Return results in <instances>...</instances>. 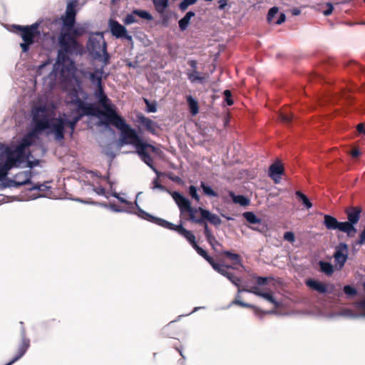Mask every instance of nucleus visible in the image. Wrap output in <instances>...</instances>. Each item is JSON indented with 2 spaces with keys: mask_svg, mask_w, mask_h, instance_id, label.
I'll list each match as a JSON object with an SVG mask.
<instances>
[{
  "mask_svg": "<svg viewBox=\"0 0 365 365\" xmlns=\"http://www.w3.org/2000/svg\"><path fill=\"white\" fill-rule=\"evenodd\" d=\"M327 9L323 11L324 16L330 15L334 9L333 5L331 3L327 4Z\"/></svg>",
  "mask_w": 365,
  "mask_h": 365,
  "instance_id": "obj_54",
  "label": "nucleus"
},
{
  "mask_svg": "<svg viewBox=\"0 0 365 365\" xmlns=\"http://www.w3.org/2000/svg\"><path fill=\"white\" fill-rule=\"evenodd\" d=\"M348 246L345 243H340L336 248L334 254V261L337 269H341L348 258Z\"/></svg>",
  "mask_w": 365,
  "mask_h": 365,
  "instance_id": "obj_14",
  "label": "nucleus"
},
{
  "mask_svg": "<svg viewBox=\"0 0 365 365\" xmlns=\"http://www.w3.org/2000/svg\"><path fill=\"white\" fill-rule=\"evenodd\" d=\"M344 292L349 296H354L356 294V289L350 285H345L344 287Z\"/></svg>",
  "mask_w": 365,
  "mask_h": 365,
  "instance_id": "obj_48",
  "label": "nucleus"
},
{
  "mask_svg": "<svg viewBox=\"0 0 365 365\" xmlns=\"http://www.w3.org/2000/svg\"><path fill=\"white\" fill-rule=\"evenodd\" d=\"M202 225L204 226V234L205 235V237L208 242L210 244V245H213V242L217 243V241L216 240L215 237L212 235L211 231L210 230L207 222L204 221V223H202Z\"/></svg>",
  "mask_w": 365,
  "mask_h": 365,
  "instance_id": "obj_30",
  "label": "nucleus"
},
{
  "mask_svg": "<svg viewBox=\"0 0 365 365\" xmlns=\"http://www.w3.org/2000/svg\"><path fill=\"white\" fill-rule=\"evenodd\" d=\"M31 177L32 173L31 170L22 171L17 173L14 176V179L12 182L15 185L16 187L31 184Z\"/></svg>",
  "mask_w": 365,
  "mask_h": 365,
  "instance_id": "obj_17",
  "label": "nucleus"
},
{
  "mask_svg": "<svg viewBox=\"0 0 365 365\" xmlns=\"http://www.w3.org/2000/svg\"><path fill=\"white\" fill-rule=\"evenodd\" d=\"M189 193L193 199H195L197 201L200 200V197L197 194V187L195 186L190 185L189 187Z\"/></svg>",
  "mask_w": 365,
  "mask_h": 365,
  "instance_id": "obj_47",
  "label": "nucleus"
},
{
  "mask_svg": "<svg viewBox=\"0 0 365 365\" xmlns=\"http://www.w3.org/2000/svg\"><path fill=\"white\" fill-rule=\"evenodd\" d=\"M192 247L195 250L197 254L202 257L206 261L210 262V260H211V257L207 254L206 251L198 246L197 243Z\"/></svg>",
  "mask_w": 365,
  "mask_h": 365,
  "instance_id": "obj_40",
  "label": "nucleus"
},
{
  "mask_svg": "<svg viewBox=\"0 0 365 365\" xmlns=\"http://www.w3.org/2000/svg\"><path fill=\"white\" fill-rule=\"evenodd\" d=\"M136 17H137V16L135 14H134V10H133L130 14H128L125 16L123 22L126 25L136 23V22H138V19H136Z\"/></svg>",
  "mask_w": 365,
  "mask_h": 365,
  "instance_id": "obj_45",
  "label": "nucleus"
},
{
  "mask_svg": "<svg viewBox=\"0 0 365 365\" xmlns=\"http://www.w3.org/2000/svg\"><path fill=\"white\" fill-rule=\"evenodd\" d=\"M172 197L178 205L182 214L187 212L190 215V220L192 222H201L202 220L196 217L195 215V213L197 211L196 207H192L191 206L190 202L188 199L185 197L180 192L175 191L172 193Z\"/></svg>",
  "mask_w": 365,
  "mask_h": 365,
  "instance_id": "obj_6",
  "label": "nucleus"
},
{
  "mask_svg": "<svg viewBox=\"0 0 365 365\" xmlns=\"http://www.w3.org/2000/svg\"><path fill=\"white\" fill-rule=\"evenodd\" d=\"M356 307L364 312L361 314H356L350 309H343L339 312L331 314V317H343L349 319H358L365 317V297L361 301L356 303Z\"/></svg>",
  "mask_w": 365,
  "mask_h": 365,
  "instance_id": "obj_13",
  "label": "nucleus"
},
{
  "mask_svg": "<svg viewBox=\"0 0 365 365\" xmlns=\"http://www.w3.org/2000/svg\"><path fill=\"white\" fill-rule=\"evenodd\" d=\"M107 123L112 124L117 129L121 131V143L123 144H131L136 148V152L140 158L153 170L156 174V177L153 179L150 184L152 190L160 188V171L153 167V159L148 153L150 149L153 151L155 148L151 145L143 143L139 138L135 130L130 128L125 122V120L118 114L108 120Z\"/></svg>",
  "mask_w": 365,
  "mask_h": 365,
  "instance_id": "obj_1",
  "label": "nucleus"
},
{
  "mask_svg": "<svg viewBox=\"0 0 365 365\" xmlns=\"http://www.w3.org/2000/svg\"><path fill=\"white\" fill-rule=\"evenodd\" d=\"M233 304H235V305H239V306H241L242 307H246V308H252L255 311V314L257 316H259V317H262L263 314H273L274 313V311H263L262 309H260L259 308L252 305V304H248V303H246V302H244L242 301H241L240 299H235L232 302L231 304L229 305L228 307H230L231 305H233Z\"/></svg>",
  "mask_w": 365,
  "mask_h": 365,
  "instance_id": "obj_20",
  "label": "nucleus"
},
{
  "mask_svg": "<svg viewBox=\"0 0 365 365\" xmlns=\"http://www.w3.org/2000/svg\"><path fill=\"white\" fill-rule=\"evenodd\" d=\"M356 129L359 133L365 134V128L364 124H359L356 127Z\"/></svg>",
  "mask_w": 365,
  "mask_h": 365,
  "instance_id": "obj_64",
  "label": "nucleus"
},
{
  "mask_svg": "<svg viewBox=\"0 0 365 365\" xmlns=\"http://www.w3.org/2000/svg\"><path fill=\"white\" fill-rule=\"evenodd\" d=\"M364 242H365V225H364V227L363 230L361 231V234L359 235V240L357 242V244L361 245Z\"/></svg>",
  "mask_w": 365,
  "mask_h": 365,
  "instance_id": "obj_55",
  "label": "nucleus"
},
{
  "mask_svg": "<svg viewBox=\"0 0 365 365\" xmlns=\"http://www.w3.org/2000/svg\"><path fill=\"white\" fill-rule=\"evenodd\" d=\"M139 122L148 130H151L153 129V123L150 119L144 116H140Z\"/></svg>",
  "mask_w": 365,
  "mask_h": 365,
  "instance_id": "obj_38",
  "label": "nucleus"
},
{
  "mask_svg": "<svg viewBox=\"0 0 365 365\" xmlns=\"http://www.w3.org/2000/svg\"><path fill=\"white\" fill-rule=\"evenodd\" d=\"M208 262L210 264V265L212 267V268L216 272H217L218 273L221 274V272H222L223 268L225 267L224 265H221V264L215 263L212 258H211V260H210V262Z\"/></svg>",
  "mask_w": 365,
  "mask_h": 365,
  "instance_id": "obj_50",
  "label": "nucleus"
},
{
  "mask_svg": "<svg viewBox=\"0 0 365 365\" xmlns=\"http://www.w3.org/2000/svg\"><path fill=\"white\" fill-rule=\"evenodd\" d=\"M65 27L61 26V31L58 38L59 49L57 54V61L59 63L64 64L69 63V66L66 67L68 73L74 68V63L71 61V56H76L81 54L83 52V46L78 42V38L82 36L86 30L83 27Z\"/></svg>",
  "mask_w": 365,
  "mask_h": 365,
  "instance_id": "obj_2",
  "label": "nucleus"
},
{
  "mask_svg": "<svg viewBox=\"0 0 365 365\" xmlns=\"http://www.w3.org/2000/svg\"><path fill=\"white\" fill-rule=\"evenodd\" d=\"M279 118L282 123L288 125L294 119V115L292 113H287L286 111L281 112L279 113Z\"/></svg>",
  "mask_w": 365,
  "mask_h": 365,
  "instance_id": "obj_33",
  "label": "nucleus"
},
{
  "mask_svg": "<svg viewBox=\"0 0 365 365\" xmlns=\"http://www.w3.org/2000/svg\"><path fill=\"white\" fill-rule=\"evenodd\" d=\"M346 212L348 221L343 222L346 233L348 236H353L357 232L354 225L360 219L361 209L359 207H351L348 208Z\"/></svg>",
  "mask_w": 365,
  "mask_h": 365,
  "instance_id": "obj_8",
  "label": "nucleus"
},
{
  "mask_svg": "<svg viewBox=\"0 0 365 365\" xmlns=\"http://www.w3.org/2000/svg\"><path fill=\"white\" fill-rule=\"evenodd\" d=\"M161 227L176 231L179 235L185 237L192 246L196 243L195 235L190 231L184 228L181 225H175L161 219Z\"/></svg>",
  "mask_w": 365,
  "mask_h": 365,
  "instance_id": "obj_10",
  "label": "nucleus"
},
{
  "mask_svg": "<svg viewBox=\"0 0 365 365\" xmlns=\"http://www.w3.org/2000/svg\"><path fill=\"white\" fill-rule=\"evenodd\" d=\"M186 98L190 113L195 115L199 111L197 101L192 96H187Z\"/></svg>",
  "mask_w": 365,
  "mask_h": 365,
  "instance_id": "obj_29",
  "label": "nucleus"
},
{
  "mask_svg": "<svg viewBox=\"0 0 365 365\" xmlns=\"http://www.w3.org/2000/svg\"><path fill=\"white\" fill-rule=\"evenodd\" d=\"M78 1L74 0L67 4L66 14L61 18L62 26H65V27H72V25L76 24V7Z\"/></svg>",
  "mask_w": 365,
  "mask_h": 365,
  "instance_id": "obj_11",
  "label": "nucleus"
},
{
  "mask_svg": "<svg viewBox=\"0 0 365 365\" xmlns=\"http://www.w3.org/2000/svg\"><path fill=\"white\" fill-rule=\"evenodd\" d=\"M277 13H278V8H277V7L271 8L267 14V21L269 22H271L272 21L273 18L275 16V15Z\"/></svg>",
  "mask_w": 365,
  "mask_h": 365,
  "instance_id": "obj_51",
  "label": "nucleus"
},
{
  "mask_svg": "<svg viewBox=\"0 0 365 365\" xmlns=\"http://www.w3.org/2000/svg\"><path fill=\"white\" fill-rule=\"evenodd\" d=\"M324 225L327 230H339L346 233V230L343 222H339L336 218L325 215L324 216Z\"/></svg>",
  "mask_w": 365,
  "mask_h": 365,
  "instance_id": "obj_16",
  "label": "nucleus"
},
{
  "mask_svg": "<svg viewBox=\"0 0 365 365\" xmlns=\"http://www.w3.org/2000/svg\"><path fill=\"white\" fill-rule=\"evenodd\" d=\"M94 96L104 109V110H102L97 107V111H94V116L104 117L108 121L118 114L115 106L111 104V101L105 93L103 86L97 88L94 92Z\"/></svg>",
  "mask_w": 365,
  "mask_h": 365,
  "instance_id": "obj_5",
  "label": "nucleus"
},
{
  "mask_svg": "<svg viewBox=\"0 0 365 365\" xmlns=\"http://www.w3.org/2000/svg\"><path fill=\"white\" fill-rule=\"evenodd\" d=\"M285 19H286L285 14L282 13V14H280L278 20L277 21L276 24L279 25V24H282L283 22H284Z\"/></svg>",
  "mask_w": 365,
  "mask_h": 365,
  "instance_id": "obj_62",
  "label": "nucleus"
},
{
  "mask_svg": "<svg viewBox=\"0 0 365 365\" xmlns=\"http://www.w3.org/2000/svg\"><path fill=\"white\" fill-rule=\"evenodd\" d=\"M227 279H229L235 287L240 288V282L241 279L236 277L233 273L230 272L228 276L226 277Z\"/></svg>",
  "mask_w": 365,
  "mask_h": 365,
  "instance_id": "obj_44",
  "label": "nucleus"
},
{
  "mask_svg": "<svg viewBox=\"0 0 365 365\" xmlns=\"http://www.w3.org/2000/svg\"><path fill=\"white\" fill-rule=\"evenodd\" d=\"M83 117L82 115L75 114L74 116L71 120H66V125H67L71 130V134L72 135L75 130L76 126L78 121L81 120Z\"/></svg>",
  "mask_w": 365,
  "mask_h": 365,
  "instance_id": "obj_28",
  "label": "nucleus"
},
{
  "mask_svg": "<svg viewBox=\"0 0 365 365\" xmlns=\"http://www.w3.org/2000/svg\"><path fill=\"white\" fill-rule=\"evenodd\" d=\"M197 0H182L181 1V3L179 5V8L182 10V11H185L187 9V8L190 6V5H192L194 4H195L197 2Z\"/></svg>",
  "mask_w": 365,
  "mask_h": 365,
  "instance_id": "obj_46",
  "label": "nucleus"
},
{
  "mask_svg": "<svg viewBox=\"0 0 365 365\" xmlns=\"http://www.w3.org/2000/svg\"><path fill=\"white\" fill-rule=\"evenodd\" d=\"M4 161L0 164V181L8 175V172L14 168L20 167L21 164L4 150Z\"/></svg>",
  "mask_w": 365,
  "mask_h": 365,
  "instance_id": "obj_12",
  "label": "nucleus"
},
{
  "mask_svg": "<svg viewBox=\"0 0 365 365\" xmlns=\"http://www.w3.org/2000/svg\"><path fill=\"white\" fill-rule=\"evenodd\" d=\"M103 62L104 66H107L110 63V55L107 52L106 43L103 41L102 43Z\"/></svg>",
  "mask_w": 365,
  "mask_h": 365,
  "instance_id": "obj_41",
  "label": "nucleus"
},
{
  "mask_svg": "<svg viewBox=\"0 0 365 365\" xmlns=\"http://www.w3.org/2000/svg\"><path fill=\"white\" fill-rule=\"evenodd\" d=\"M242 292L252 293V294H254L255 295L258 296V297H260V294L262 292H261L259 290V287H257V286L252 287H251L250 289L245 288V287H244V288H239L238 294L240 293V292Z\"/></svg>",
  "mask_w": 365,
  "mask_h": 365,
  "instance_id": "obj_39",
  "label": "nucleus"
},
{
  "mask_svg": "<svg viewBox=\"0 0 365 365\" xmlns=\"http://www.w3.org/2000/svg\"><path fill=\"white\" fill-rule=\"evenodd\" d=\"M231 196L235 203H237L242 206H247L250 203L249 200L243 195H235L233 193H231Z\"/></svg>",
  "mask_w": 365,
  "mask_h": 365,
  "instance_id": "obj_32",
  "label": "nucleus"
},
{
  "mask_svg": "<svg viewBox=\"0 0 365 365\" xmlns=\"http://www.w3.org/2000/svg\"><path fill=\"white\" fill-rule=\"evenodd\" d=\"M31 145V141L28 138H24L22 141L14 148H6L5 150L16 160L20 164L26 162L27 156L25 153L26 147Z\"/></svg>",
  "mask_w": 365,
  "mask_h": 365,
  "instance_id": "obj_9",
  "label": "nucleus"
},
{
  "mask_svg": "<svg viewBox=\"0 0 365 365\" xmlns=\"http://www.w3.org/2000/svg\"><path fill=\"white\" fill-rule=\"evenodd\" d=\"M68 104L75 107L73 109H71L72 114L94 116V111H97V106L94 104L84 102L81 98L71 99Z\"/></svg>",
  "mask_w": 365,
  "mask_h": 365,
  "instance_id": "obj_7",
  "label": "nucleus"
},
{
  "mask_svg": "<svg viewBox=\"0 0 365 365\" xmlns=\"http://www.w3.org/2000/svg\"><path fill=\"white\" fill-rule=\"evenodd\" d=\"M256 279H257V284L262 286V285H264L267 282L268 278L264 277H257Z\"/></svg>",
  "mask_w": 365,
  "mask_h": 365,
  "instance_id": "obj_56",
  "label": "nucleus"
},
{
  "mask_svg": "<svg viewBox=\"0 0 365 365\" xmlns=\"http://www.w3.org/2000/svg\"><path fill=\"white\" fill-rule=\"evenodd\" d=\"M319 266H320L321 271L327 275H331L334 272L333 266L329 262L320 261Z\"/></svg>",
  "mask_w": 365,
  "mask_h": 365,
  "instance_id": "obj_31",
  "label": "nucleus"
},
{
  "mask_svg": "<svg viewBox=\"0 0 365 365\" xmlns=\"http://www.w3.org/2000/svg\"><path fill=\"white\" fill-rule=\"evenodd\" d=\"M284 173V168L282 165L278 164L277 163H273L270 165L269 169V176L277 182L275 179V175H281Z\"/></svg>",
  "mask_w": 365,
  "mask_h": 365,
  "instance_id": "obj_23",
  "label": "nucleus"
},
{
  "mask_svg": "<svg viewBox=\"0 0 365 365\" xmlns=\"http://www.w3.org/2000/svg\"><path fill=\"white\" fill-rule=\"evenodd\" d=\"M68 96L70 97V100L76 98H80L78 96V92L76 89H73L71 91L68 93Z\"/></svg>",
  "mask_w": 365,
  "mask_h": 365,
  "instance_id": "obj_58",
  "label": "nucleus"
},
{
  "mask_svg": "<svg viewBox=\"0 0 365 365\" xmlns=\"http://www.w3.org/2000/svg\"><path fill=\"white\" fill-rule=\"evenodd\" d=\"M103 73V68H97L93 73H89V79L96 87H101L103 85L102 76Z\"/></svg>",
  "mask_w": 365,
  "mask_h": 365,
  "instance_id": "obj_21",
  "label": "nucleus"
},
{
  "mask_svg": "<svg viewBox=\"0 0 365 365\" xmlns=\"http://www.w3.org/2000/svg\"><path fill=\"white\" fill-rule=\"evenodd\" d=\"M208 262L210 264V265L212 267V268L216 272H217L218 273L221 274V272H222L223 268L225 267L224 265H221V264L215 263L212 258H211V260H210V262Z\"/></svg>",
  "mask_w": 365,
  "mask_h": 365,
  "instance_id": "obj_49",
  "label": "nucleus"
},
{
  "mask_svg": "<svg viewBox=\"0 0 365 365\" xmlns=\"http://www.w3.org/2000/svg\"><path fill=\"white\" fill-rule=\"evenodd\" d=\"M306 284L309 288L318 292L319 293L324 294L328 292L327 287L326 285L322 284V282L312 279H309L306 281Z\"/></svg>",
  "mask_w": 365,
  "mask_h": 365,
  "instance_id": "obj_22",
  "label": "nucleus"
},
{
  "mask_svg": "<svg viewBox=\"0 0 365 365\" xmlns=\"http://www.w3.org/2000/svg\"><path fill=\"white\" fill-rule=\"evenodd\" d=\"M244 217L251 224H257L261 222L252 212H245L243 213Z\"/></svg>",
  "mask_w": 365,
  "mask_h": 365,
  "instance_id": "obj_34",
  "label": "nucleus"
},
{
  "mask_svg": "<svg viewBox=\"0 0 365 365\" xmlns=\"http://www.w3.org/2000/svg\"><path fill=\"white\" fill-rule=\"evenodd\" d=\"M218 3H219V9H220V10L224 9L227 4L226 0H220Z\"/></svg>",
  "mask_w": 365,
  "mask_h": 365,
  "instance_id": "obj_63",
  "label": "nucleus"
},
{
  "mask_svg": "<svg viewBox=\"0 0 365 365\" xmlns=\"http://www.w3.org/2000/svg\"><path fill=\"white\" fill-rule=\"evenodd\" d=\"M137 207H138V206L137 205ZM138 215L144 220H146L150 222H153V223L160 225V218L159 217H154V216L151 215L150 214L145 212L140 207H138Z\"/></svg>",
  "mask_w": 365,
  "mask_h": 365,
  "instance_id": "obj_25",
  "label": "nucleus"
},
{
  "mask_svg": "<svg viewBox=\"0 0 365 365\" xmlns=\"http://www.w3.org/2000/svg\"><path fill=\"white\" fill-rule=\"evenodd\" d=\"M109 28L113 36L118 38H124L130 41H132V36L127 34V30L125 26H122L118 21L110 20Z\"/></svg>",
  "mask_w": 365,
  "mask_h": 365,
  "instance_id": "obj_15",
  "label": "nucleus"
},
{
  "mask_svg": "<svg viewBox=\"0 0 365 365\" xmlns=\"http://www.w3.org/2000/svg\"><path fill=\"white\" fill-rule=\"evenodd\" d=\"M224 95L225 97V101L228 106H232L233 104V101L231 99V92L229 90H225L224 91Z\"/></svg>",
  "mask_w": 365,
  "mask_h": 365,
  "instance_id": "obj_53",
  "label": "nucleus"
},
{
  "mask_svg": "<svg viewBox=\"0 0 365 365\" xmlns=\"http://www.w3.org/2000/svg\"><path fill=\"white\" fill-rule=\"evenodd\" d=\"M194 16L195 13L190 11L179 21V28L181 31H185L187 28L191 18Z\"/></svg>",
  "mask_w": 365,
  "mask_h": 365,
  "instance_id": "obj_26",
  "label": "nucleus"
},
{
  "mask_svg": "<svg viewBox=\"0 0 365 365\" xmlns=\"http://www.w3.org/2000/svg\"><path fill=\"white\" fill-rule=\"evenodd\" d=\"M229 268H232V267H231V266H225V267L223 268L222 272H221L220 274H222L224 277H227V276H228L229 274L230 273V272L228 271Z\"/></svg>",
  "mask_w": 365,
  "mask_h": 365,
  "instance_id": "obj_61",
  "label": "nucleus"
},
{
  "mask_svg": "<svg viewBox=\"0 0 365 365\" xmlns=\"http://www.w3.org/2000/svg\"><path fill=\"white\" fill-rule=\"evenodd\" d=\"M296 195L302 201V203L307 209H310L312 207V203L310 202L308 197L301 191H297Z\"/></svg>",
  "mask_w": 365,
  "mask_h": 365,
  "instance_id": "obj_37",
  "label": "nucleus"
},
{
  "mask_svg": "<svg viewBox=\"0 0 365 365\" xmlns=\"http://www.w3.org/2000/svg\"><path fill=\"white\" fill-rule=\"evenodd\" d=\"M134 14H135L138 17L145 19L147 21H151L153 19V16L149 12L144 10L135 9L134 10Z\"/></svg>",
  "mask_w": 365,
  "mask_h": 365,
  "instance_id": "obj_36",
  "label": "nucleus"
},
{
  "mask_svg": "<svg viewBox=\"0 0 365 365\" xmlns=\"http://www.w3.org/2000/svg\"><path fill=\"white\" fill-rule=\"evenodd\" d=\"M233 304H235V305H239V306H241L242 307H246V308H252L255 311V314L257 316H259V317H262L263 314H273L274 313V311H263L262 309H260L259 308L252 305V304H248V303H246V302H244L242 301H241L240 299H235L232 302L231 304L229 305L228 307H230L231 305H233Z\"/></svg>",
  "mask_w": 365,
  "mask_h": 365,
  "instance_id": "obj_19",
  "label": "nucleus"
},
{
  "mask_svg": "<svg viewBox=\"0 0 365 365\" xmlns=\"http://www.w3.org/2000/svg\"><path fill=\"white\" fill-rule=\"evenodd\" d=\"M13 31L19 35L23 43L20 44L24 52H27L29 47L34 42V38L40 35L38 24L34 23L31 26L13 25Z\"/></svg>",
  "mask_w": 365,
  "mask_h": 365,
  "instance_id": "obj_4",
  "label": "nucleus"
},
{
  "mask_svg": "<svg viewBox=\"0 0 365 365\" xmlns=\"http://www.w3.org/2000/svg\"><path fill=\"white\" fill-rule=\"evenodd\" d=\"M223 254L228 257L230 259L234 261L235 264H240L241 263V258L240 256L235 253H232L230 251H225Z\"/></svg>",
  "mask_w": 365,
  "mask_h": 365,
  "instance_id": "obj_43",
  "label": "nucleus"
},
{
  "mask_svg": "<svg viewBox=\"0 0 365 365\" xmlns=\"http://www.w3.org/2000/svg\"><path fill=\"white\" fill-rule=\"evenodd\" d=\"M200 215L201 218L199 219L201 220L202 221L201 222H196L197 224H202L204 223V220H207L215 226H219L222 222V220L219 217V216H217L215 214L211 213L207 210L200 209Z\"/></svg>",
  "mask_w": 365,
  "mask_h": 365,
  "instance_id": "obj_18",
  "label": "nucleus"
},
{
  "mask_svg": "<svg viewBox=\"0 0 365 365\" xmlns=\"http://www.w3.org/2000/svg\"><path fill=\"white\" fill-rule=\"evenodd\" d=\"M187 78L191 83H203L205 78L197 71H189Z\"/></svg>",
  "mask_w": 365,
  "mask_h": 365,
  "instance_id": "obj_24",
  "label": "nucleus"
},
{
  "mask_svg": "<svg viewBox=\"0 0 365 365\" xmlns=\"http://www.w3.org/2000/svg\"><path fill=\"white\" fill-rule=\"evenodd\" d=\"M189 66L192 68L190 71H197V61L195 60H191L188 62Z\"/></svg>",
  "mask_w": 365,
  "mask_h": 365,
  "instance_id": "obj_60",
  "label": "nucleus"
},
{
  "mask_svg": "<svg viewBox=\"0 0 365 365\" xmlns=\"http://www.w3.org/2000/svg\"><path fill=\"white\" fill-rule=\"evenodd\" d=\"M39 162L40 161L38 160H28L27 161V167H29L30 168H33L38 165Z\"/></svg>",
  "mask_w": 365,
  "mask_h": 365,
  "instance_id": "obj_57",
  "label": "nucleus"
},
{
  "mask_svg": "<svg viewBox=\"0 0 365 365\" xmlns=\"http://www.w3.org/2000/svg\"><path fill=\"white\" fill-rule=\"evenodd\" d=\"M260 297H262L265 300L273 304L275 307H278L279 306V303L277 302L272 297V295L269 293L262 292V294H260Z\"/></svg>",
  "mask_w": 365,
  "mask_h": 365,
  "instance_id": "obj_42",
  "label": "nucleus"
},
{
  "mask_svg": "<svg viewBox=\"0 0 365 365\" xmlns=\"http://www.w3.org/2000/svg\"><path fill=\"white\" fill-rule=\"evenodd\" d=\"M283 237L284 240L289 242L291 243H293L295 241V236L292 232H286L284 234Z\"/></svg>",
  "mask_w": 365,
  "mask_h": 365,
  "instance_id": "obj_52",
  "label": "nucleus"
},
{
  "mask_svg": "<svg viewBox=\"0 0 365 365\" xmlns=\"http://www.w3.org/2000/svg\"><path fill=\"white\" fill-rule=\"evenodd\" d=\"M34 128L31 135L41 133L46 129L54 135L56 141L64 140L66 122L62 118H53V112L46 105L36 106L32 109Z\"/></svg>",
  "mask_w": 365,
  "mask_h": 365,
  "instance_id": "obj_3",
  "label": "nucleus"
},
{
  "mask_svg": "<svg viewBox=\"0 0 365 365\" xmlns=\"http://www.w3.org/2000/svg\"><path fill=\"white\" fill-rule=\"evenodd\" d=\"M48 188V187L45 184H37L29 187V190L34 192V195L35 196L34 197L36 198L43 196V192L46 191Z\"/></svg>",
  "mask_w": 365,
  "mask_h": 365,
  "instance_id": "obj_27",
  "label": "nucleus"
},
{
  "mask_svg": "<svg viewBox=\"0 0 365 365\" xmlns=\"http://www.w3.org/2000/svg\"><path fill=\"white\" fill-rule=\"evenodd\" d=\"M145 103L147 104V106L148 107V110L149 112H155V111H156V107H155V105L150 104L148 101L146 100V99H145Z\"/></svg>",
  "mask_w": 365,
  "mask_h": 365,
  "instance_id": "obj_59",
  "label": "nucleus"
},
{
  "mask_svg": "<svg viewBox=\"0 0 365 365\" xmlns=\"http://www.w3.org/2000/svg\"><path fill=\"white\" fill-rule=\"evenodd\" d=\"M200 186L205 195H207L209 197L217 196V193L215 191H214L210 186L206 185L205 182H201Z\"/></svg>",
  "mask_w": 365,
  "mask_h": 365,
  "instance_id": "obj_35",
  "label": "nucleus"
}]
</instances>
